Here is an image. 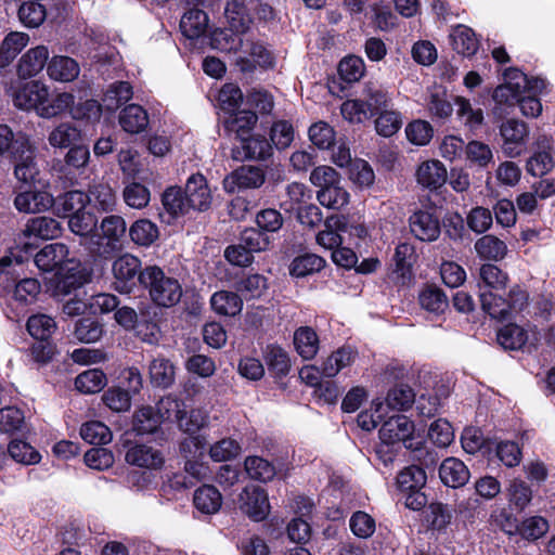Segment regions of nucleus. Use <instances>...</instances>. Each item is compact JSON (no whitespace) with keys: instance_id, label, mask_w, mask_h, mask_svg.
Masks as SVG:
<instances>
[{"instance_id":"obj_1","label":"nucleus","mask_w":555,"mask_h":555,"mask_svg":"<svg viewBox=\"0 0 555 555\" xmlns=\"http://www.w3.org/2000/svg\"><path fill=\"white\" fill-rule=\"evenodd\" d=\"M140 284L147 289L151 300L158 307H173L182 297L180 282L158 266H146L139 274Z\"/></svg>"},{"instance_id":"obj_2","label":"nucleus","mask_w":555,"mask_h":555,"mask_svg":"<svg viewBox=\"0 0 555 555\" xmlns=\"http://www.w3.org/2000/svg\"><path fill=\"white\" fill-rule=\"evenodd\" d=\"M391 99L382 88L365 85L362 99L347 100L340 106L343 117L352 124H360L390 107Z\"/></svg>"},{"instance_id":"obj_3","label":"nucleus","mask_w":555,"mask_h":555,"mask_svg":"<svg viewBox=\"0 0 555 555\" xmlns=\"http://www.w3.org/2000/svg\"><path fill=\"white\" fill-rule=\"evenodd\" d=\"M504 85L495 88L493 99L498 104L513 106L518 103L522 93H541L546 85L544 79L539 77H528L517 68L505 70Z\"/></svg>"},{"instance_id":"obj_4","label":"nucleus","mask_w":555,"mask_h":555,"mask_svg":"<svg viewBox=\"0 0 555 555\" xmlns=\"http://www.w3.org/2000/svg\"><path fill=\"white\" fill-rule=\"evenodd\" d=\"M414 423L405 415H393L385 421L379 429V439L385 444L402 442L406 449L417 450L421 440L416 441Z\"/></svg>"},{"instance_id":"obj_5","label":"nucleus","mask_w":555,"mask_h":555,"mask_svg":"<svg viewBox=\"0 0 555 555\" xmlns=\"http://www.w3.org/2000/svg\"><path fill=\"white\" fill-rule=\"evenodd\" d=\"M141 260L131 255L124 254L112 263L113 288L120 294H130L139 281Z\"/></svg>"},{"instance_id":"obj_6","label":"nucleus","mask_w":555,"mask_h":555,"mask_svg":"<svg viewBox=\"0 0 555 555\" xmlns=\"http://www.w3.org/2000/svg\"><path fill=\"white\" fill-rule=\"evenodd\" d=\"M236 506L244 516L254 520H266L271 508L267 491L256 485H247L242 489Z\"/></svg>"},{"instance_id":"obj_7","label":"nucleus","mask_w":555,"mask_h":555,"mask_svg":"<svg viewBox=\"0 0 555 555\" xmlns=\"http://www.w3.org/2000/svg\"><path fill=\"white\" fill-rule=\"evenodd\" d=\"M502 138V152L508 158L520 156L527 147L529 139L528 125L521 120L509 118L499 128Z\"/></svg>"},{"instance_id":"obj_8","label":"nucleus","mask_w":555,"mask_h":555,"mask_svg":"<svg viewBox=\"0 0 555 555\" xmlns=\"http://www.w3.org/2000/svg\"><path fill=\"white\" fill-rule=\"evenodd\" d=\"M91 273L81 267L80 262L72 259L61 271H56L54 278L53 295L56 297L69 295L75 289L88 283Z\"/></svg>"},{"instance_id":"obj_9","label":"nucleus","mask_w":555,"mask_h":555,"mask_svg":"<svg viewBox=\"0 0 555 555\" xmlns=\"http://www.w3.org/2000/svg\"><path fill=\"white\" fill-rule=\"evenodd\" d=\"M49 96V87L40 80L18 85L13 93L14 105L23 111H34L40 117V108Z\"/></svg>"},{"instance_id":"obj_10","label":"nucleus","mask_w":555,"mask_h":555,"mask_svg":"<svg viewBox=\"0 0 555 555\" xmlns=\"http://www.w3.org/2000/svg\"><path fill=\"white\" fill-rule=\"evenodd\" d=\"M12 154L15 162L14 173L17 180L25 183L31 182L38 173V169L35 163V150L29 139L25 135L15 138Z\"/></svg>"},{"instance_id":"obj_11","label":"nucleus","mask_w":555,"mask_h":555,"mask_svg":"<svg viewBox=\"0 0 555 555\" xmlns=\"http://www.w3.org/2000/svg\"><path fill=\"white\" fill-rule=\"evenodd\" d=\"M266 181V175L260 167L241 166L228 175L222 182L223 190L233 194L243 189H258Z\"/></svg>"},{"instance_id":"obj_12","label":"nucleus","mask_w":555,"mask_h":555,"mask_svg":"<svg viewBox=\"0 0 555 555\" xmlns=\"http://www.w3.org/2000/svg\"><path fill=\"white\" fill-rule=\"evenodd\" d=\"M125 461L137 467L158 470L165 464V456L162 450L151 444L133 443L128 447Z\"/></svg>"},{"instance_id":"obj_13","label":"nucleus","mask_w":555,"mask_h":555,"mask_svg":"<svg viewBox=\"0 0 555 555\" xmlns=\"http://www.w3.org/2000/svg\"><path fill=\"white\" fill-rule=\"evenodd\" d=\"M69 250L63 243H52L46 245L35 256V263L39 270L51 272L53 270L61 271L67 264Z\"/></svg>"},{"instance_id":"obj_14","label":"nucleus","mask_w":555,"mask_h":555,"mask_svg":"<svg viewBox=\"0 0 555 555\" xmlns=\"http://www.w3.org/2000/svg\"><path fill=\"white\" fill-rule=\"evenodd\" d=\"M185 195L191 209L198 211L207 210L212 202L211 190L202 173H194L186 180Z\"/></svg>"},{"instance_id":"obj_15","label":"nucleus","mask_w":555,"mask_h":555,"mask_svg":"<svg viewBox=\"0 0 555 555\" xmlns=\"http://www.w3.org/2000/svg\"><path fill=\"white\" fill-rule=\"evenodd\" d=\"M496 338L504 349L518 350L528 343L535 344L539 340V335L534 328L528 331L511 323L499 330Z\"/></svg>"},{"instance_id":"obj_16","label":"nucleus","mask_w":555,"mask_h":555,"mask_svg":"<svg viewBox=\"0 0 555 555\" xmlns=\"http://www.w3.org/2000/svg\"><path fill=\"white\" fill-rule=\"evenodd\" d=\"M412 234L424 242L436 241L440 234L438 218L430 211L418 210L409 220Z\"/></svg>"},{"instance_id":"obj_17","label":"nucleus","mask_w":555,"mask_h":555,"mask_svg":"<svg viewBox=\"0 0 555 555\" xmlns=\"http://www.w3.org/2000/svg\"><path fill=\"white\" fill-rule=\"evenodd\" d=\"M54 197L47 191L20 192L14 198V206L20 212L37 214L50 209Z\"/></svg>"},{"instance_id":"obj_18","label":"nucleus","mask_w":555,"mask_h":555,"mask_svg":"<svg viewBox=\"0 0 555 555\" xmlns=\"http://www.w3.org/2000/svg\"><path fill=\"white\" fill-rule=\"evenodd\" d=\"M49 63V50L46 46H37L26 51L17 64V73L22 78L37 76Z\"/></svg>"},{"instance_id":"obj_19","label":"nucleus","mask_w":555,"mask_h":555,"mask_svg":"<svg viewBox=\"0 0 555 555\" xmlns=\"http://www.w3.org/2000/svg\"><path fill=\"white\" fill-rule=\"evenodd\" d=\"M448 179L446 166L437 159L422 163L416 170V181L428 190H438Z\"/></svg>"},{"instance_id":"obj_20","label":"nucleus","mask_w":555,"mask_h":555,"mask_svg":"<svg viewBox=\"0 0 555 555\" xmlns=\"http://www.w3.org/2000/svg\"><path fill=\"white\" fill-rule=\"evenodd\" d=\"M80 66L76 60L67 55H54L47 66L48 77L57 82H72L78 78Z\"/></svg>"},{"instance_id":"obj_21","label":"nucleus","mask_w":555,"mask_h":555,"mask_svg":"<svg viewBox=\"0 0 555 555\" xmlns=\"http://www.w3.org/2000/svg\"><path fill=\"white\" fill-rule=\"evenodd\" d=\"M127 224L121 216L109 215L99 225V236L105 241L106 247L114 250L121 245L126 235Z\"/></svg>"},{"instance_id":"obj_22","label":"nucleus","mask_w":555,"mask_h":555,"mask_svg":"<svg viewBox=\"0 0 555 555\" xmlns=\"http://www.w3.org/2000/svg\"><path fill=\"white\" fill-rule=\"evenodd\" d=\"M439 477L446 486L459 488L466 485L470 474L467 466L461 460L448 457L440 464Z\"/></svg>"},{"instance_id":"obj_23","label":"nucleus","mask_w":555,"mask_h":555,"mask_svg":"<svg viewBox=\"0 0 555 555\" xmlns=\"http://www.w3.org/2000/svg\"><path fill=\"white\" fill-rule=\"evenodd\" d=\"M61 223L51 217H35L27 221L23 230L25 237H36L41 240H53L61 235Z\"/></svg>"},{"instance_id":"obj_24","label":"nucleus","mask_w":555,"mask_h":555,"mask_svg":"<svg viewBox=\"0 0 555 555\" xmlns=\"http://www.w3.org/2000/svg\"><path fill=\"white\" fill-rule=\"evenodd\" d=\"M194 506L204 515H214L222 506V495L211 485H204L194 492Z\"/></svg>"},{"instance_id":"obj_25","label":"nucleus","mask_w":555,"mask_h":555,"mask_svg":"<svg viewBox=\"0 0 555 555\" xmlns=\"http://www.w3.org/2000/svg\"><path fill=\"white\" fill-rule=\"evenodd\" d=\"M453 49L464 56H473L479 49V40L474 30L465 25L455 26L450 34Z\"/></svg>"},{"instance_id":"obj_26","label":"nucleus","mask_w":555,"mask_h":555,"mask_svg":"<svg viewBox=\"0 0 555 555\" xmlns=\"http://www.w3.org/2000/svg\"><path fill=\"white\" fill-rule=\"evenodd\" d=\"M208 27V15L199 9H190L180 21V29L189 39H197L205 35Z\"/></svg>"},{"instance_id":"obj_27","label":"nucleus","mask_w":555,"mask_h":555,"mask_svg":"<svg viewBox=\"0 0 555 555\" xmlns=\"http://www.w3.org/2000/svg\"><path fill=\"white\" fill-rule=\"evenodd\" d=\"M87 196L88 204L98 211H112L116 206L115 192L107 183L99 182L90 185Z\"/></svg>"},{"instance_id":"obj_28","label":"nucleus","mask_w":555,"mask_h":555,"mask_svg":"<svg viewBox=\"0 0 555 555\" xmlns=\"http://www.w3.org/2000/svg\"><path fill=\"white\" fill-rule=\"evenodd\" d=\"M119 124L126 132L139 133L147 127L149 115L142 106L130 104L120 112Z\"/></svg>"},{"instance_id":"obj_29","label":"nucleus","mask_w":555,"mask_h":555,"mask_svg":"<svg viewBox=\"0 0 555 555\" xmlns=\"http://www.w3.org/2000/svg\"><path fill=\"white\" fill-rule=\"evenodd\" d=\"M81 140V131L72 122L64 121L54 127L49 135L48 142L52 147L67 149Z\"/></svg>"},{"instance_id":"obj_30","label":"nucleus","mask_w":555,"mask_h":555,"mask_svg":"<svg viewBox=\"0 0 555 555\" xmlns=\"http://www.w3.org/2000/svg\"><path fill=\"white\" fill-rule=\"evenodd\" d=\"M210 306L219 315L234 317L242 311L243 300L236 293L219 291L211 296Z\"/></svg>"},{"instance_id":"obj_31","label":"nucleus","mask_w":555,"mask_h":555,"mask_svg":"<svg viewBox=\"0 0 555 555\" xmlns=\"http://www.w3.org/2000/svg\"><path fill=\"white\" fill-rule=\"evenodd\" d=\"M294 346L302 359L314 358L319 350V337L315 331L310 326L297 328L294 333Z\"/></svg>"},{"instance_id":"obj_32","label":"nucleus","mask_w":555,"mask_h":555,"mask_svg":"<svg viewBox=\"0 0 555 555\" xmlns=\"http://www.w3.org/2000/svg\"><path fill=\"white\" fill-rule=\"evenodd\" d=\"M149 375L153 386L167 388L175 382V366L170 360L157 357L149 365Z\"/></svg>"},{"instance_id":"obj_33","label":"nucleus","mask_w":555,"mask_h":555,"mask_svg":"<svg viewBox=\"0 0 555 555\" xmlns=\"http://www.w3.org/2000/svg\"><path fill=\"white\" fill-rule=\"evenodd\" d=\"M317 199L325 208L340 210L349 204L350 194L340 185V182H336L323 190H319Z\"/></svg>"},{"instance_id":"obj_34","label":"nucleus","mask_w":555,"mask_h":555,"mask_svg":"<svg viewBox=\"0 0 555 555\" xmlns=\"http://www.w3.org/2000/svg\"><path fill=\"white\" fill-rule=\"evenodd\" d=\"M74 103L75 96L70 92L49 93L43 106L40 108V117L50 119L62 115L63 113L70 111Z\"/></svg>"},{"instance_id":"obj_35","label":"nucleus","mask_w":555,"mask_h":555,"mask_svg":"<svg viewBox=\"0 0 555 555\" xmlns=\"http://www.w3.org/2000/svg\"><path fill=\"white\" fill-rule=\"evenodd\" d=\"M474 247L479 257L488 260L499 261L507 254L505 242L491 234L478 238Z\"/></svg>"},{"instance_id":"obj_36","label":"nucleus","mask_w":555,"mask_h":555,"mask_svg":"<svg viewBox=\"0 0 555 555\" xmlns=\"http://www.w3.org/2000/svg\"><path fill=\"white\" fill-rule=\"evenodd\" d=\"M244 469L250 479L260 482H269L276 475L274 464L257 455H249L245 459Z\"/></svg>"},{"instance_id":"obj_37","label":"nucleus","mask_w":555,"mask_h":555,"mask_svg":"<svg viewBox=\"0 0 555 555\" xmlns=\"http://www.w3.org/2000/svg\"><path fill=\"white\" fill-rule=\"evenodd\" d=\"M324 230L317 235V243L324 249L333 251L343 244L341 235L337 231H346L341 218H330L325 221Z\"/></svg>"},{"instance_id":"obj_38","label":"nucleus","mask_w":555,"mask_h":555,"mask_svg":"<svg viewBox=\"0 0 555 555\" xmlns=\"http://www.w3.org/2000/svg\"><path fill=\"white\" fill-rule=\"evenodd\" d=\"M264 360L269 371L275 376H285L289 372L291 359L288 353L280 346H267Z\"/></svg>"},{"instance_id":"obj_39","label":"nucleus","mask_w":555,"mask_h":555,"mask_svg":"<svg viewBox=\"0 0 555 555\" xmlns=\"http://www.w3.org/2000/svg\"><path fill=\"white\" fill-rule=\"evenodd\" d=\"M354 360V353L349 348H340L330 354L321 364V372L324 377H334L344 367L350 365Z\"/></svg>"},{"instance_id":"obj_40","label":"nucleus","mask_w":555,"mask_h":555,"mask_svg":"<svg viewBox=\"0 0 555 555\" xmlns=\"http://www.w3.org/2000/svg\"><path fill=\"white\" fill-rule=\"evenodd\" d=\"M107 384L106 375L103 371L93 369L80 373L75 379L77 390L83 393H96Z\"/></svg>"},{"instance_id":"obj_41","label":"nucleus","mask_w":555,"mask_h":555,"mask_svg":"<svg viewBox=\"0 0 555 555\" xmlns=\"http://www.w3.org/2000/svg\"><path fill=\"white\" fill-rule=\"evenodd\" d=\"M325 266V260L315 254H305L296 257L289 268L293 276L304 278L319 272Z\"/></svg>"},{"instance_id":"obj_42","label":"nucleus","mask_w":555,"mask_h":555,"mask_svg":"<svg viewBox=\"0 0 555 555\" xmlns=\"http://www.w3.org/2000/svg\"><path fill=\"white\" fill-rule=\"evenodd\" d=\"M464 155L470 165L479 168H486L493 162L491 147L487 143L478 140H472L466 143Z\"/></svg>"},{"instance_id":"obj_43","label":"nucleus","mask_w":555,"mask_h":555,"mask_svg":"<svg viewBox=\"0 0 555 555\" xmlns=\"http://www.w3.org/2000/svg\"><path fill=\"white\" fill-rule=\"evenodd\" d=\"M163 205L172 216L185 215L191 209L185 191L178 186H170L164 192Z\"/></svg>"},{"instance_id":"obj_44","label":"nucleus","mask_w":555,"mask_h":555,"mask_svg":"<svg viewBox=\"0 0 555 555\" xmlns=\"http://www.w3.org/2000/svg\"><path fill=\"white\" fill-rule=\"evenodd\" d=\"M286 196L287 199L281 203V207L285 211H296L308 204L311 192L304 183L292 182L286 186Z\"/></svg>"},{"instance_id":"obj_45","label":"nucleus","mask_w":555,"mask_h":555,"mask_svg":"<svg viewBox=\"0 0 555 555\" xmlns=\"http://www.w3.org/2000/svg\"><path fill=\"white\" fill-rule=\"evenodd\" d=\"M418 299L422 308L433 313H443L449 307L446 294L435 286L423 289Z\"/></svg>"},{"instance_id":"obj_46","label":"nucleus","mask_w":555,"mask_h":555,"mask_svg":"<svg viewBox=\"0 0 555 555\" xmlns=\"http://www.w3.org/2000/svg\"><path fill=\"white\" fill-rule=\"evenodd\" d=\"M480 302L482 310L493 319L503 320L512 315L507 300L492 292H481Z\"/></svg>"},{"instance_id":"obj_47","label":"nucleus","mask_w":555,"mask_h":555,"mask_svg":"<svg viewBox=\"0 0 555 555\" xmlns=\"http://www.w3.org/2000/svg\"><path fill=\"white\" fill-rule=\"evenodd\" d=\"M211 47L222 52H234L243 47L240 33L230 29H217L210 39Z\"/></svg>"},{"instance_id":"obj_48","label":"nucleus","mask_w":555,"mask_h":555,"mask_svg":"<svg viewBox=\"0 0 555 555\" xmlns=\"http://www.w3.org/2000/svg\"><path fill=\"white\" fill-rule=\"evenodd\" d=\"M80 436L90 444H107L113 438L111 429L99 421L85 423L80 428Z\"/></svg>"},{"instance_id":"obj_49","label":"nucleus","mask_w":555,"mask_h":555,"mask_svg":"<svg viewBox=\"0 0 555 555\" xmlns=\"http://www.w3.org/2000/svg\"><path fill=\"white\" fill-rule=\"evenodd\" d=\"M129 235L134 244L150 246L158 237V229L150 220L141 219L130 227Z\"/></svg>"},{"instance_id":"obj_50","label":"nucleus","mask_w":555,"mask_h":555,"mask_svg":"<svg viewBox=\"0 0 555 555\" xmlns=\"http://www.w3.org/2000/svg\"><path fill=\"white\" fill-rule=\"evenodd\" d=\"M8 452L15 462L24 465H35L41 460L40 453L23 440H12L8 446Z\"/></svg>"},{"instance_id":"obj_51","label":"nucleus","mask_w":555,"mask_h":555,"mask_svg":"<svg viewBox=\"0 0 555 555\" xmlns=\"http://www.w3.org/2000/svg\"><path fill=\"white\" fill-rule=\"evenodd\" d=\"M184 408L185 405L183 401L179 400L175 396L169 395L158 401L156 411L158 412L162 422H177L178 425H180V421L184 414Z\"/></svg>"},{"instance_id":"obj_52","label":"nucleus","mask_w":555,"mask_h":555,"mask_svg":"<svg viewBox=\"0 0 555 555\" xmlns=\"http://www.w3.org/2000/svg\"><path fill=\"white\" fill-rule=\"evenodd\" d=\"M162 420L158 412L151 406L141 408L134 414L133 429L139 435H147L154 433L159 425Z\"/></svg>"},{"instance_id":"obj_53","label":"nucleus","mask_w":555,"mask_h":555,"mask_svg":"<svg viewBox=\"0 0 555 555\" xmlns=\"http://www.w3.org/2000/svg\"><path fill=\"white\" fill-rule=\"evenodd\" d=\"M241 147L244 151V157L251 159H266L272 152L271 144L260 135L242 138Z\"/></svg>"},{"instance_id":"obj_54","label":"nucleus","mask_w":555,"mask_h":555,"mask_svg":"<svg viewBox=\"0 0 555 555\" xmlns=\"http://www.w3.org/2000/svg\"><path fill=\"white\" fill-rule=\"evenodd\" d=\"M56 323L50 315L39 313L27 321V331L36 339L46 340L54 333Z\"/></svg>"},{"instance_id":"obj_55","label":"nucleus","mask_w":555,"mask_h":555,"mask_svg":"<svg viewBox=\"0 0 555 555\" xmlns=\"http://www.w3.org/2000/svg\"><path fill=\"white\" fill-rule=\"evenodd\" d=\"M397 483L403 492L418 490L426 483V473L420 466L405 467L398 475Z\"/></svg>"},{"instance_id":"obj_56","label":"nucleus","mask_w":555,"mask_h":555,"mask_svg":"<svg viewBox=\"0 0 555 555\" xmlns=\"http://www.w3.org/2000/svg\"><path fill=\"white\" fill-rule=\"evenodd\" d=\"M18 18L26 27H39L46 20V9L37 0L26 1L18 9Z\"/></svg>"},{"instance_id":"obj_57","label":"nucleus","mask_w":555,"mask_h":555,"mask_svg":"<svg viewBox=\"0 0 555 555\" xmlns=\"http://www.w3.org/2000/svg\"><path fill=\"white\" fill-rule=\"evenodd\" d=\"M415 397L410 386L400 384L388 391L386 404L393 410H406L415 402Z\"/></svg>"},{"instance_id":"obj_58","label":"nucleus","mask_w":555,"mask_h":555,"mask_svg":"<svg viewBox=\"0 0 555 555\" xmlns=\"http://www.w3.org/2000/svg\"><path fill=\"white\" fill-rule=\"evenodd\" d=\"M90 159V151L89 147L85 144H75L69 147L67 153L64 156V167L62 168L63 172H72L83 169Z\"/></svg>"},{"instance_id":"obj_59","label":"nucleus","mask_w":555,"mask_h":555,"mask_svg":"<svg viewBox=\"0 0 555 555\" xmlns=\"http://www.w3.org/2000/svg\"><path fill=\"white\" fill-rule=\"evenodd\" d=\"M508 501L514 508L524 511L532 499L531 488L521 479H514L508 488Z\"/></svg>"},{"instance_id":"obj_60","label":"nucleus","mask_w":555,"mask_h":555,"mask_svg":"<svg viewBox=\"0 0 555 555\" xmlns=\"http://www.w3.org/2000/svg\"><path fill=\"white\" fill-rule=\"evenodd\" d=\"M224 14L230 26L235 31L242 33L246 29L248 18L245 0H228Z\"/></svg>"},{"instance_id":"obj_61","label":"nucleus","mask_w":555,"mask_h":555,"mask_svg":"<svg viewBox=\"0 0 555 555\" xmlns=\"http://www.w3.org/2000/svg\"><path fill=\"white\" fill-rule=\"evenodd\" d=\"M241 452V444L236 440L224 438L210 447L209 456L215 462H227L235 459Z\"/></svg>"},{"instance_id":"obj_62","label":"nucleus","mask_w":555,"mask_h":555,"mask_svg":"<svg viewBox=\"0 0 555 555\" xmlns=\"http://www.w3.org/2000/svg\"><path fill=\"white\" fill-rule=\"evenodd\" d=\"M401 126L402 118L400 113L390 109L389 107L378 114L375 119V129L377 133L386 138L397 133Z\"/></svg>"},{"instance_id":"obj_63","label":"nucleus","mask_w":555,"mask_h":555,"mask_svg":"<svg viewBox=\"0 0 555 555\" xmlns=\"http://www.w3.org/2000/svg\"><path fill=\"white\" fill-rule=\"evenodd\" d=\"M68 217V227L70 231L77 235L85 236L96 229V217L86 209L72 214Z\"/></svg>"},{"instance_id":"obj_64","label":"nucleus","mask_w":555,"mask_h":555,"mask_svg":"<svg viewBox=\"0 0 555 555\" xmlns=\"http://www.w3.org/2000/svg\"><path fill=\"white\" fill-rule=\"evenodd\" d=\"M405 134L412 144L423 146L430 142L434 129L428 121L416 119L406 126Z\"/></svg>"}]
</instances>
